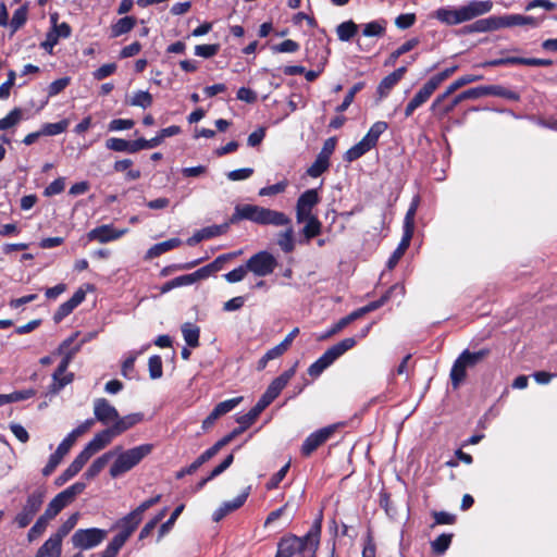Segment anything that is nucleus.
I'll return each instance as SVG.
<instances>
[{"instance_id":"30","label":"nucleus","mask_w":557,"mask_h":557,"mask_svg":"<svg viewBox=\"0 0 557 557\" xmlns=\"http://www.w3.org/2000/svg\"><path fill=\"white\" fill-rule=\"evenodd\" d=\"M140 521L141 518L138 517V513L131 511L116 523V527L121 529L119 533L128 540L129 536L138 527V524L140 523Z\"/></svg>"},{"instance_id":"18","label":"nucleus","mask_w":557,"mask_h":557,"mask_svg":"<svg viewBox=\"0 0 557 557\" xmlns=\"http://www.w3.org/2000/svg\"><path fill=\"white\" fill-rule=\"evenodd\" d=\"M95 418L104 425L115 423L119 418V411L106 398H97L94 400Z\"/></svg>"},{"instance_id":"42","label":"nucleus","mask_w":557,"mask_h":557,"mask_svg":"<svg viewBox=\"0 0 557 557\" xmlns=\"http://www.w3.org/2000/svg\"><path fill=\"white\" fill-rule=\"evenodd\" d=\"M23 119V111L20 108H14L8 115L0 119V131L9 129L16 126Z\"/></svg>"},{"instance_id":"7","label":"nucleus","mask_w":557,"mask_h":557,"mask_svg":"<svg viewBox=\"0 0 557 557\" xmlns=\"http://www.w3.org/2000/svg\"><path fill=\"white\" fill-rule=\"evenodd\" d=\"M240 255V251L233 253H225L219 256L213 262L198 269L197 271L174 277V285L177 287L193 285L194 283L206 280L213 273L220 271L223 268V263L230 259Z\"/></svg>"},{"instance_id":"23","label":"nucleus","mask_w":557,"mask_h":557,"mask_svg":"<svg viewBox=\"0 0 557 557\" xmlns=\"http://www.w3.org/2000/svg\"><path fill=\"white\" fill-rule=\"evenodd\" d=\"M434 90V85L426 82L407 104L405 115L407 117L410 116L419 107L429 100Z\"/></svg>"},{"instance_id":"53","label":"nucleus","mask_w":557,"mask_h":557,"mask_svg":"<svg viewBox=\"0 0 557 557\" xmlns=\"http://www.w3.org/2000/svg\"><path fill=\"white\" fill-rule=\"evenodd\" d=\"M387 22L385 20L372 21L364 25L362 35H381L386 30Z\"/></svg>"},{"instance_id":"10","label":"nucleus","mask_w":557,"mask_h":557,"mask_svg":"<svg viewBox=\"0 0 557 557\" xmlns=\"http://www.w3.org/2000/svg\"><path fill=\"white\" fill-rule=\"evenodd\" d=\"M535 18L532 16H524L520 14H509L505 16H490L476 22L478 32L497 30L506 26L534 24Z\"/></svg>"},{"instance_id":"24","label":"nucleus","mask_w":557,"mask_h":557,"mask_svg":"<svg viewBox=\"0 0 557 557\" xmlns=\"http://www.w3.org/2000/svg\"><path fill=\"white\" fill-rule=\"evenodd\" d=\"M295 375V368H292L285 372H283L280 376L274 379L271 384L268 386L267 391L264 392V395L267 398H269L271 401H273L280 393L283 391V388L288 384L290 379Z\"/></svg>"},{"instance_id":"3","label":"nucleus","mask_w":557,"mask_h":557,"mask_svg":"<svg viewBox=\"0 0 557 557\" xmlns=\"http://www.w3.org/2000/svg\"><path fill=\"white\" fill-rule=\"evenodd\" d=\"M153 449L152 444H141L129 449L123 450L121 447H115V460L110 467V475L115 479L120 478L126 472L131 471L141 462Z\"/></svg>"},{"instance_id":"52","label":"nucleus","mask_w":557,"mask_h":557,"mask_svg":"<svg viewBox=\"0 0 557 557\" xmlns=\"http://www.w3.org/2000/svg\"><path fill=\"white\" fill-rule=\"evenodd\" d=\"M362 88V83L355 84L345 96L343 102L336 108V112L342 113L346 111L348 107L352 103L356 94L359 92Z\"/></svg>"},{"instance_id":"29","label":"nucleus","mask_w":557,"mask_h":557,"mask_svg":"<svg viewBox=\"0 0 557 557\" xmlns=\"http://www.w3.org/2000/svg\"><path fill=\"white\" fill-rule=\"evenodd\" d=\"M227 230V224L223 225H212L205 227L198 232H196L193 237L188 239V245H195L203 239H209L215 236H220L224 234Z\"/></svg>"},{"instance_id":"48","label":"nucleus","mask_w":557,"mask_h":557,"mask_svg":"<svg viewBox=\"0 0 557 557\" xmlns=\"http://www.w3.org/2000/svg\"><path fill=\"white\" fill-rule=\"evenodd\" d=\"M129 103L146 109L152 104V96L148 91L138 90L134 94Z\"/></svg>"},{"instance_id":"62","label":"nucleus","mask_w":557,"mask_h":557,"mask_svg":"<svg viewBox=\"0 0 557 557\" xmlns=\"http://www.w3.org/2000/svg\"><path fill=\"white\" fill-rule=\"evenodd\" d=\"M135 122L131 119H114L109 123L110 132H119L124 129H131L134 126Z\"/></svg>"},{"instance_id":"50","label":"nucleus","mask_w":557,"mask_h":557,"mask_svg":"<svg viewBox=\"0 0 557 557\" xmlns=\"http://www.w3.org/2000/svg\"><path fill=\"white\" fill-rule=\"evenodd\" d=\"M330 166V161L323 159L318 156L315 161L311 164V166L307 170V174L311 177H318L323 172H325Z\"/></svg>"},{"instance_id":"41","label":"nucleus","mask_w":557,"mask_h":557,"mask_svg":"<svg viewBox=\"0 0 557 557\" xmlns=\"http://www.w3.org/2000/svg\"><path fill=\"white\" fill-rule=\"evenodd\" d=\"M28 8L26 4L21 5L13 13L12 18L9 22V26L12 33L17 32L27 21Z\"/></svg>"},{"instance_id":"55","label":"nucleus","mask_w":557,"mask_h":557,"mask_svg":"<svg viewBox=\"0 0 557 557\" xmlns=\"http://www.w3.org/2000/svg\"><path fill=\"white\" fill-rule=\"evenodd\" d=\"M129 141L123 138L111 137L107 139L106 147L110 150L117 152H128L129 153Z\"/></svg>"},{"instance_id":"34","label":"nucleus","mask_w":557,"mask_h":557,"mask_svg":"<svg viewBox=\"0 0 557 557\" xmlns=\"http://www.w3.org/2000/svg\"><path fill=\"white\" fill-rule=\"evenodd\" d=\"M361 313H359V309L350 312L348 315L339 319L331 329L326 331V333L321 336L322 339L331 337L337 333H339L342 330H344L347 325H349L355 320L361 318Z\"/></svg>"},{"instance_id":"46","label":"nucleus","mask_w":557,"mask_h":557,"mask_svg":"<svg viewBox=\"0 0 557 557\" xmlns=\"http://www.w3.org/2000/svg\"><path fill=\"white\" fill-rule=\"evenodd\" d=\"M49 521L50 520L45 515H41L35 524L29 529L27 534L28 541L32 542L37 540L47 529Z\"/></svg>"},{"instance_id":"12","label":"nucleus","mask_w":557,"mask_h":557,"mask_svg":"<svg viewBox=\"0 0 557 557\" xmlns=\"http://www.w3.org/2000/svg\"><path fill=\"white\" fill-rule=\"evenodd\" d=\"M249 272L264 277L272 274L277 267L275 257L267 250L252 255L246 262Z\"/></svg>"},{"instance_id":"9","label":"nucleus","mask_w":557,"mask_h":557,"mask_svg":"<svg viewBox=\"0 0 557 557\" xmlns=\"http://www.w3.org/2000/svg\"><path fill=\"white\" fill-rule=\"evenodd\" d=\"M488 354V350L482 349L479 351L471 352L465 350L456 359L450 370V380L454 387H458L460 383L466 379L467 369L474 367Z\"/></svg>"},{"instance_id":"56","label":"nucleus","mask_w":557,"mask_h":557,"mask_svg":"<svg viewBox=\"0 0 557 557\" xmlns=\"http://www.w3.org/2000/svg\"><path fill=\"white\" fill-rule=\"evenodd\" d=\"M287 186H288V182L286 180L281 181L276 184L262 187L259 190V196L265 197V196H273V195L282 194L286 190Z\"/></svg>"},{"instance_id":"14","label":"nucleus","mask_w":557,"mask_h":557,"mask_svg":"<svg viewBox=\"0 0 557 557\" xmlns=\"http://www.w3.org/2000/svg\"><path fill=\"white\" fill-rule=\"evenodd\" d=\"M319 202L318 189L312 188L302 193L296 202V222L302 224L306 219L317 216L312 211Z\"/></svg>"},{"instance_id":"17","label":"nucleus","mask_w":557,"mask_h":557,"mask_svg":"<svg viewBox=\"0 0 557 557\" xmlns=\"http://www.w3.org/2000/svg\"><path fill=\"white\" fill-rule=\"evenodd\" d=\"M115 436V433H113L110 426L97 433L79 454L88 461L96 453L108 446Z\"/></svg>"},{"instance_id":"43","label":"nucleus","mask_w":557,"mask_h":557,"mask_svg":"<svg viewBox=\"0 0 557 557\" xmlns=\"http://www.w3.org/2000/svg\"><path fill=\"white\" fill-rule=\"evenodd\" d=\"M69 124H70L69 120H62L57 123H46L42 125V127L40 129V134H42V136L59 135V134L63 133L64 131H66V128L69 127Z\"/></svg>"},{"instance_id":"2","label":"nucleus","mask_w":557,"mask_h":557,"mask_svg":"<svg viewBox=\"0 0 557 557\" xmlns=\"http://www.w3.org/2000/svg\"><path fill=\"white\" fill-rule=\"evenodd\" d=\"M322 531V518L314 520L309 531L304 536L288 535L278 542L276 554L280 557H293L305 553L312 542L313 547H319Z\"/></svg>"},{"instance_id":"60","label":"nucleus","mask_w":557,"mask_h":557,"mask_svg":"<svg viewBox=\"0 0 557 557\" xmlns=\"http://www.w3.org/2000/svg\"><path fill=\"white\" fill-rule=\"evenodd\" d=\"M65 188V181L63 177H59L51 182L44 190L46 197H51L61 194Z\"/></svg>"},{"instance_id":"22","label":"nucleus","mask_w":557,"mask_h":557,"mask_svg":"<svg viewBox=\"0 0 557 557\" xmlns=\"http://www.w3.org/2000/svg\"><path fill=\"white\" fill-rule=\"evenodd\" d=\"M85 297V292L82 288L77 289L74 295L67 301L60 305L58 310L54 312V322L60 323L65 317L72 313V311L84 301Z\"/></svg>"},{"instance_id":"31","label":"nucleus","mask_w":557,"mask_h":557,"mask_svg":"<svg viewBox=\"0 0 557 557\" xmlns=\"http://www.w3.org/2000/svg\"><path fill=\"white\" fill-rule=\"evenodd\" d=\"M114 454V450H109L101 455L100 457H98L97 459H95L87 469V471L84 473V476L87 480H91L95 476H97L104 469V467L108 465L111 458H113Z\"/></svg>"},{"instance_id":"54","label":"nucleus","mask_w":557,"mask_h":557,"mask_svg":"<svg viewBox=\"0 0 557 557\" xmlns=\"http://www.w3.org/2000/svg\"><path fill=\"white\" fill-rule=\"evenodd\" d=\"M451 543V534H441L432 542V549L436 554H444Z\"/></svg>"},{"instance_id":"20","label":"nucleus","mask_w":557,"mask_h":557,"mask_svg":"<svg viewBox=\"0 0 557 557\" xmlns=\"http://www.w3.org/2000/svg\"><path fill=\"white\" fill-rule=\"evenodd\" d=\"M128 232L127 228L116 230L110 224L98 226L91 230L87 237L89 240H97L99 243H108L119 239Z\"/></svg>"},{"instance_id":"33","label":"nucleus","mask_w":557,"mask_h":557,"mask_svg":"<svg viewBox=\"0 0 557 557\" xmlns=\"http://www.w3.org/2000/svg\"><path fill=\"white\" fill-rule=\"evenodd\" d=\"M61 546L59 537L50 536L38 549L36 557H60Z\"/></svg>"},{"instance_id":"57","label":"nucleus","mask_w":557,"mask_h":557,"mask_svg":"<svg viewBox=\"0 0 557 557\" xmlns=\"http://www.w3.org/2000/svg\"><path fill=\"white\" fill-rule=\"evenodd\" d=\"M78 520V515H72L58 530L53 537H59V542L62 543L63 537L76 525Z\"/></svg>"},{"instance_id":"1","label":"nucleus","mask_w":557,"mask_h":557,"mask_svg":"<svg viewBox=\"0 0 557 557\" xmlns=\"http://www.w3.org/2000/svg\"><path fill=\"white\" fill-rule=\"evenodd\" d=\"M248 220L261 225L286 226L290 219L281 211L260 207L257 205H243L235 208L232 222Z\"/></svg>"},{"instance_id":"37","label":"nucleus","mask_w":557,"mask_h":557,"mask_svg":"<svg viewBox=\"0 0 557 557\" xmlns=\"http://www.w3.org/2000/svg\"><path fill=\"white\" fill-rule=\"evenodd\" d=\"M419 197L416 196L410 206H409V209L407 210V213L405 215V219H404V234L406 235H410L412 236L413 235V231H414V216H416V213H417V210H418V207H419Z\"/></svg>"},{"instance_id":"8","label":"nucleus","mask_w":557,"mask_h":557,"mask_svg":"<svg viewBox=\"0 0 557 557\" xmlns=\"http://www.w3.org/2000/svg\"><path fill=\"white\" fill-rule=\"evenodd\" d=\"M387 123L383 121L375 122L366 134V136L345 153V160L352 162L369 150H371L377 144L380 136L387 129Z\"/></svg>"},{"instance_id":"36","label":"nucleus","mask_w":557,"mask_h":557,"mask_svg":"<svg viewBox=\"0 0 557 557\" xmlns=\"http://www.w3.org/2000/svg\"><path fill=\"white\" fill-rule=\"evenodd\" d=\"M181 244H182V240L180 238H170L168 240L158 243V244L153 245L152 247H150L147 252V256H148V258L159 257L162 253L178 247Z\"/></svg>"},{"instance_id":"26","label":"nucleus","mask_w":557,"mask_h":557,"mask_svg":"<svg viewBox=\"0 0 557 557\" xmlns=\"http://www.w3.org/2000/svg\"><path fill=\"white\" fill-rule=\"evenodd\" d=\"M144 419L143 413L136 412V413H129L124 417H121L119 414V418L116 419V422L111 425L113 433L115 435H120L124 433L125 431L129 430L131 428L135 426L139 422H141Z\"/></svg>"},{"instance_id":"63","label":"nucleus","mask_w":557,"mask_h":557,"mask_svg":"<svg viewBox=\"0 0 557 557\" xmlns=\"http://www.w3.org/2000/svg\"><path fill=\"white\" fill-rule=\"evenodd\" d=\"M92 424L94 420L88 419L75 428L71 433H69L66 437L75 444L76 440L85 434L92 426Z\"/></svg>"},{"instance_id":"35","label":"nucleus","mask_w":557,"mask_h":557,"mask_svg":"<svg viewBox=\"0 0 557 557\" xmlns=\"http://www.w3.org/2000/svg\"><path fill=\"white\" fill-rule=\"evenodd\" d=\"M150 347L149 344L145 345L140 350L138 351H131L128 356L125 358V360L122 363V370L121 373L126 379H133L135 376V361L139 355H141L146 349Z\"/></svg>"},{"instance_id":"13","label":"nucleus","mask_w":557,"mask_h":557,"mask_svg":"<svg viewBox=\"0 0 557 557\" xmlns=\"http://www.w3.org/2000/svg\"><path fill=\"white\" fill-rule=\"evenodd\" d=\"M107 536V531L102 529H78L72 535L74 547L81 549H90L99 545Z\"/></svg>"},{"instance_id":"58","label":"nucleus","mask_w":557,"mask_h":557,"mask_svg":"<svg viewBox=\"0 0 557 557\" xmlns=\"http://www.w3.org/2000/svg\"><path fill=\"white\" fill-rule=\"evenodd\" d=\"M135 25V18L132 16H125L117 21L114 26L115 35H123L129 33Z\"/></svg>"},{"instance_id":"64","label":"nucleus","mask_w":557,"mask_h":557,"mask_svg":"<svg viewBox=\"0 0 557 557\" xmlns=\"http://www.w3.org/2000/svg\"><path fill=\"white\" fill-rule=\"evenodd\" d=\"M70 84L69 77H62L54 82H52L48 87V95L49 97L57 96L60 94L63 89H65Z\"/></svg>"},{"instance_id":"4","label":"nucleus","mask_w":557,"mask_h":557,"mask_svg":"<svg viewBox=\"0 0 557 557\" xmlns=\"http://www.w3.org/2000/svg\"><path fill=\"white\" fill-rule=\"evenodd\" d=\"M493 3L486 1H471L457 9H438L436 17L448 25H456L470 21L491 11Z\"/></svg>"},{"instance_id":"49","label":"nucleus","mask_w":557,"mask_h":557,"mask_svg":"<svg viewBox=\"0 0 557 557\" xmlns=\"http://www.w3.org/2000/svg\"><path fill=\"white\" fill-rule=\"evenodd\" d=\"M483 78H484L483 75H473V74L463 75V76L459 77L458 79H456L453 84H450V86L448 87V89L446 91V95L454 92L455 90H457L458 88H460L467 84L482 81Z\"/></svg>"},{"instance_id":"28","label":"nucleus","mask_w":557,"mask_h":557,"mask_svg":"<svg viewBox=\"0 0 557 557\" xmlns=\"http://www.w3.org/2000/svg\"><path fill=\"white\" fill-rule=\"evenodd\" d=\"M407 71L406 66L395 70L393 73L384 77L377 87V92L381 97L387 96L391 89L403 78Z\"/></svg>"},{"instance_id":"15","label":"nucleus","mask_w":557,"mask_h":557,"mask_svg":"<svg viewBox=\"0 0 557 557\" xmlns=\"http://www.w3.org/2000/svg\"><path fill=\"white\" fill-rule=\"evenodd\" d=\"M42 503L44 492L41 491H36L27 497L22 510L15 517V522L18 528H26L32 522Z\"/></svg>"},{"instance_id":"51","label":"nucleus","mask_w":557,"mask_h":557,"mask_svg":"<svg viewBox=\"0 0 557 557\" xmlns=\"http://www.w3.org/2000/svg\"><path fill=\"white\" fill-rule=\"evenodd\" d=\"M149 375L152 380L160 379L163 374L162 360L158 355H153L148 360Z\"/></svg>"},{"instance_id":"61","label":"nucleus","mask_w":557,"mask_h":557,"mask_svg":"<svg viewBox=\"0 0 557 557\" xmlns=\"http://www.w3.org/2000/svg\"><path fill=\"white\" fill-rule=\"evenodd\" d=\"M248 271L249 270L247 268V264L240 265L232 270L231 272L226 273L224 277L228 283H237L245 278Z\"/></svg>"},{"instance_id":"11","label":"nucleus","mask_w":557,"mask_h":557,"mask_svg":"<svg viewBox=\"0 0 557 557\" xmlns=\"http://www.w3.org/2000/svg\"><path fill=\"white\" fill-rule=\"evenodd\" d=\"M86 488L83 482H76L59 493L47 506L44 515L49 519H53L63 508L71 504L74 498L82 494Z\"/></svg>"},{"instance_id":"27","label":"nucleus","mask_w":557,"mask_h":557,"mask_svg":"<svg viewBox=\"0 0 557 557\" xmlns=\"http://www.w3.org/2000/svg\"><path fill=\"white\" fill-rule=\"evenodd\" d=\"M87 460L81 454L71 462V465L57 478L55 483L63 485L74 478L86 465Z\"/></svg>"},{"instance_id":"40","label":"nucleus","mask_w":557,"mask_h":557,"mask_svg":"<svg viewBox=\"0 0 557 557\" xmlns=\"http://www.w3.org/2000/svg\"><path fill=\"white\" fill-rule=\"evenodd\" d=\"M411 238H412V236L403 234V238H401L398 247L395 249V251L393 252V255L389 257V259L387 261V267L389 269H393L398 263V261L401 259L405 251L408 249V247L410 245Z\"/></svg>"},{"instance_id":"39","label":"nucleus","mask_w":557,"mask_h":557,"mask_svg":"<svg viewBox=\"0 0 557 557\" xmlns=\"http://www.w3.org/2000/svg\"><path fill=\"white\" fill-rule=\"evenodd\" d=\"M213 456L207 449L205 450L194 462H191L188 467L183 468L176 473V479H182L185 475L193 474L196 472L203 463L212 459Z\"/></svg>"},{"instance_id":"45","label":"nucleus","mask_w":557,"mask_h":557,"mask_svg":"<svg viewBox=\"0 0 557 557\" xmlns=\"http://www.w3.org/2000/svg\"><path fill=\"white\" fill-rule=\"evenodd\" d=\"M487 96H497L505 99L517 101L519 100V95L512 90H509L499 85H491L486 86Z\"/></svg>"},{"instance_id":"25","label":"nucleus","mask_w":557,"mask_h":557,"mask_svg":"<svg viewBox=\"0 0 557 557\" xmlns=\"http://www.w3.org/2000/svg\"><path fill=\"white\" fill-rule=\"evenodd\" d=\"M248 497V492H244L240 495L236 496L234 499L224 502L214 512L212 519L218 522L222 520L230 512L240 508Z\"/></svg>"},{"instance_id":"44","label":"nucleus","mask_w":557,"mask_h":557,"mask_svg":"<svg viewBox=\"0 0 557 557\" xmlns=\"http://www.w3.org/2000/svg\"><path fill=\"white\" fill-rule=\"evenodd\" d=\"M182 333L188 346L197 347L199 345V329L197 326L186 323L182 326Z\"/></svg>"},{"instance_id":"47","label":"nucleus","mask_w":557,"mask_h":557,"mask_svg":"<svg viewBox=\"0 0 557 557\" xmlns=\"http://www.w3.org/2000/svg\"><path fill=\"white\" fill-rule=\"evenodd\" d=\"M183 510H184V505H180L178 507H176L174 509V511L172 512V515L168 519V521H165L164 523L161 524V527L159 529L158 541H160L166 533H169L171 531L175 521L177 520L180 515L183 512Z\"/></svg>"},{"instance_id":"5","label":"nucleus","mask_w":557,"mask_h":557,"mask_svg":"<svg viewBox=\"0 0 557 557\" xmlns=\"http://www.w3.org/2000/svg\"><path fill=\"white\" fill-rule=\"evenodd\" d=\"M75 336H72L65 339L58 348V350L53 355H62L65 354L62 361L58 366L57 370L52 374V384L50 385V393L57 394L64 386L72 383L74 379V374L72 372H67L69 364L73 358V356L78 351L79 347H75L73 350L65 352V349L72 344Z\"/></svg>"},{"instance_id":"59","label":"nucleus","mask_w":557,"mask_h":557,"mask_svg":"<svg viewBox=\"0 0 557 557\" xmlns=\"http://www.w3.org/2000/svg\"><path fill=\"white\" fill-rule=\"evenodd\" d=\"M299 49V45L290 39H287L278 45L271 47L274 53H293Z\"/></svg>"},{"instance_id":"16","label":"nucleus","mask_w":557,"mask_h":557,"mask_svg":"<svg viewBox=\"0 0 557 557\" xmlns=\"http://www.w3.org/2000/svg\"><path fill=\"white\" fill-rule=\"evenodd\" d=\"M336 429L337 424H332L311 433L301 445V454L304 456H310L335 433Z\"/></svg>"},{"instance_id":"32","label":"nucleus","mask_w":557,"mask_h":557,"mask_svg":"<svg viewBox=\"0 0 557 557\" xmlns=\"http://www.w3.org/2000/svg\"><path fill=\"white\" fill-rule=\"evenodd\" d=\"M302 223L305 225L301 230V235L305 243H309L312 238L321 234L322 223L318 216L308 218Z\"/></svg>"},{"instance_id":"21","label":"nucleus","mask_w":557,"mask_h":557,"mask_svg":"<svg viewBox=\"0 0 557 557\" xmlns=\"http://www.w3.org/2000/svg\"><path fill=\"white\" fill-rule=\"evenodd\" d=\"M74 443L70 441L67 437H65L58 446L55 451L50 455L49 460L47 465L42 469V474L45 476H49L55 468L59 466V463L62 461L64 456L70 451Z\"/></svg>"},{"instance_id":"38","label":"nucleus","mask_w":557,"mask_h":557,"mask_svg":"<svg viewBox=\"0 0 557 557\" xmlns=\"http://www.w3.org/2000/svg\"><path fill=\"white\" fill-rule=\"evenodd\" d=\"M287 226L285 231L277 235V245L285 253H289L295 249L294 228L290 224Z\"/></svg>"},{"instance_id":"6","label":"nucleus","mask_w":557,"mask_h":557,"mask_svg":"<svg viewBox=\"0 0 557 557\" xmlns=\"http://www.w3.org/2000/svg\"><path fill=\"white\" fill-rule=\"evenodd\" d=\"M355 346V338H344L327 348L324 354L308 368V374L312 377L320 376L325 369L334 363L335 360Z\"/></svg>"},{"instance_id":"19","label":"nucleus","mask_w":557,"mask_h":557,"mask_svg":"<svg viewBox=\"0 0 557 557\" xmlns=\"http://www.w3.org/2000/svg\"><path fill=\"white\" fill-rule=\"evenodd\" d=\"M242 400L243 397L239 396L219 403L210 412V414L203 420L202 429L207 430L211 428L219 418L231 412L242 403Z\"/></svg>"}]
</instances>
